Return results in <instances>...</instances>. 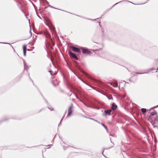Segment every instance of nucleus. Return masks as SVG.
<instances>
[{
  "label": "nucleus",
  "mask_w": 158,
  "mask_h": 158,
  "mask_svg": "<svg viewBox=\"0 0 158 158\" xmlns=\"http://www.w3.org/2000/svg\"><path fill=\"white\" fill-rule=\"evenodd\" d=\"M102 124V126H103L104 127L105 126L104 125V124Z\"/></svg>",
  "instance_id": "nucleus-12"
},
{
  "label": "nucleus",
  "mask_w": 158,
  "mask_h": 158,
  "mask_svg": "<svg viewBox=\"0 0 158 158\" xmlns=\"http://www.w3.org/2000/svg\"><path fill=\"white\" fill-rule=\"evenodd\" d=\"M73 108V105H72L69 106L68 110V114L67 115V117L71 115L73 111L72 109Z\"/></svg>",
  "instance_id": "nucleus-1"
},
{
  "label": "nucleus",
  "mask_w": 158,
  "mask_h": 158,
  "mask_svg": "<svg viewBox=\"0 0 158 158\" xmlns=\"http://www.w3.org/2000/svg\"><path fill=\"white\" fill-rule=\"evenodd\" d=\"M76 96V97H77V99H79L78 98H77V96Z\"/></svg>",
  "instance_id": "nucleus-13"
},
{
  "label": "nucleus",
  "mask_w": 158,
  "mask_h": 158,
  "mask_svg": "<svg viewBox=\"0 0 158 158\" xmlns=\"http://www.w3.org/2000/svg\"><path fill=\"white\" fill-rule=\"evenodd\" d=\"M156 114V112L155 111H154L153 112H152L151 113V114L152 115H154Z\"/></svg>",
  "instance_id": "nucleus-9"
},
{
  "label": "nucleus",
  "mask_w": 158,
  "mask_h": 158,
  "mask_svg": "<svg viewBox=\"0 0 158 158\" xmlns=\"http://www.w3.org/2000/svg\"><path fill=\"white\" fill-rule=\"evenodd\" d=\"M81 49L82 50V52L83 54H89L90 52L87 49L82 48Z\"/></svg>",
  "instance_id": "nucleus-3"
},
{
  "label": "nucleus",
  "mask_w": 158,
  "mask_h": 158,
  "mask_svg": "<svg viewBox=\"0 0 158 158\" xmlns=\"http://www.w3.org/2000/svg\"><path fill=\"white\" fill-rule=\"evenodd\" d=\"M158 106H157L156 107H158Z\"/></svg>",
  "instance_id": "nucleus-15"
},
{
  "label": "nucleus",
  "mask_w": 158,
  "mask_h": 158,
  "mask_svg": "<svg viewBox=\"0 0 158 158\" xmlns=\"http://www.w3.org/2000/svg\"><path fill=\"white\" fill-rule=\"evenodd\" d=\"M111 111V109H109L106 110H105V113L106 114V115L108 114L109 115H110V113Z\"/></svg>",
  "instance_id": "nucleus-5"
},
{
  "label": "nucleus",
  "mask_w": 158,
  "mask_h": 158,
  "mask_svg": "<svg viewBox=\"0 0 158 158\" xmlns=\"http://www.w3.org/2000/svg\"><path fill=\"white\" fill-rule=\"evenodd\" d=\"M104 127L106 130H107L106 127L105 126Z\"/></svg>",
  "instance_id": "nucleus-11"
},
{
  "label": "nucleus",
  "mask_w": 158,
  "mask_h": 158,
  "mask_svg": "<svg viewBox=\"0 0 158 158\" xmlns=\"http://www.w3.org/2000/svg\"><path fill=\"white\" fill-rule=\"evenodd\" d=\"M57 84H56V85H54V86H56V85H57Z\"/></svg>",
  "instance_id": "nucleus-14"
},
{
  "label": "nucleus",
  "mask_w": 158,
  "mask_h": 158,
  "mask_svg": "<svg viewBox=\"0 0 158 158\" xmlns=\"http://www.w3.org/2000/svg\"><path fill=\"white\" fill-rule=\"evenodd\" d=\"M71 48L72 50L74 52H80V49L78 48L74 47H72Z\"/></svg>",
  "instance_id": "nucleus-4"
},
{
  "label": "nucleus",
  "mask_w": 158,
  "mask_h": 158,
  "mask_svg": "<svg viewBox=\"0 0 158 158\" xmlns=\"http://www.w3.org/2000/svg\"><path fill=\"white\" fill-rule=\"evenodd\" d=\"M141 110L143 114L145 113L146 111V109L144 108H142L141 109Z\"/></svg>",
  "instance_id": "nucleus-8"
},
{
  "label": "nucleus",
  "mask_w": 158,
  "mask_h": 158,
  "mask_svg": "<svg viewBox=\"0 0 158 158\" xmlns=\"http://www.w3.org/2000/svg\"><path fill=\"white\" fill-rule=\"evenodd\" d=\"M81 102H82L84 104L85 106H86L87 107H91L90 106H89L88 105H86L85 103L84 102H83L81 100Z\"/></svg>",
  "instance_id": "nucleus-10"
},
{
  "label": "nucleus",
  "mask_w": 158,
  "mask_h": 158,
  "mask_svg": "<svg viewBox=\"0 0 158 158\" xmlns=\"http://www.w3.org/2000/svg\"><path fill=\"white\" fill-rule=\"evenodd\" d=\"M69 55H70V57L73 58L75 59L76 60H78V58L77 57L74 53H73L72 52H69Z\"/></svg>",
  "instance_id": "nucleus-2"
},
{
  "label": "nucleus",
  "mask_w": 158,
  "mask_h": 158,
  "mask_svg": "<svg viewBox=\"0 0 158 158\" xmlns=\"http://www.w3.org/2000/svg\"><path fill=\"white\" fill-rule=\"evenodd\" d=\"M23 54L24 56L26 55V47L24 45L23 47Z\"/></svg>",
  "instance_id": "nucleus-6"
},
{
  "label": "nucleus",
  "mask_w": 158,
  "mask_h": 158,
  "mask_svg": "<svg viewBox=\"0 0 158 158\" xmlns=\"http://www.w3.org/2000/svg\"><path fill=\"white\" fill-rule=\"evenodd\" d=\"M112 107L113 110H115L117 108V106L115 103H113L112 105Z\"/></svg>",
  "instance_id": "nucleus-7"
}]
</instances>
